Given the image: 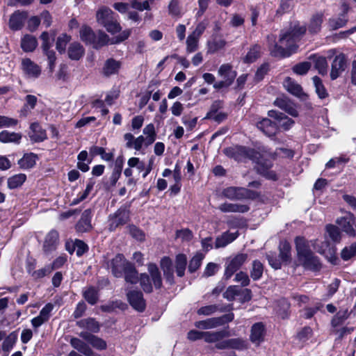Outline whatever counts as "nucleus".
Returning <instances> with one entry per match:
<instances>
[{
    "mask_svg": "<svg viewBox=\"0 0 356 356\" xmlns=\"http://www.w3.org/2000/svg\"><path fill=\"white\" fill-rule=\"evenodd\" d=\"M204 256L202 253L197 252L191 259L188 264V271L191 273L195 272L201 266Z\"/></svg>",
    "mask_w": 356,
    "mask_h": 356,
    "instance_id": "49530a36",
    "label": "nucleus"
},
{
    "mask_svg": "<svg viewBox=\"0 0 356 356\" xmlns=\"http://www.w3.org/2000/svg\"><path fill=\"white\" fill-rule=\"evenodd\" d=\"M290 304L286 299H281L278 302L277 313L282 318H286L288 316V312Z\"/></svg>",
    "mask_w": 356,
    "mask_h": 356,
    "instance_id": "603ef678",
    "label": "nucleus"
},
{
    "mask_svg": "<svg viewBox=\"0 0 356 356\" xmlns=\"http://www.w3.org/2000/svg\"><path fill=\"white\" fill-rule=\"evenodd\" d=\"M283 86L289 92L294 96L300 97L303 94L301 86L290 77H286L284 79Z\"/></svg>",
    "mask_w": 356,
    "mask_h": 356,
    "instance_id": "c85d7f7f",
    "label": "nucleus"
},
{
    "mask_svg": "<svg viewBox=\"0 0 356 356\" xmlns=\"http://www.w3.org/2000/svg\"><path fill=\"white\" fill-rule=\"evenodd\" d=\"M346 60L344 54H340L336 56L332 63L330 77L332 80L338 78L346 70Z\"/></svg>",
    "mask_w": 356,
    "mask_h": 356,
    "instance_id": "f8f14e48",
    "label": "nucleus"
},
{
    "mask_svg": "<svg viewBox=\"0 0 356 356\" xmlns=\"http://www.w3.org/2000/svg\"><path fill=\"white\" fill-rule=\"evenodd\" d=\"M268 115L270 118L275 120V122L278 127H281L284 130L289 129L294 124V121L287 117L284 113L277 111H269Z\"/></svg>",
    "mask_w": 356,
    "mask_h": 356,
    "instance_id": "9b49d317",
    "label": "nucleus"
},
{
    "mask_svg": "<svg viewBox=\"0 0 356 356\" xmlns=\"http://www.w3.org/2000/svg\"><path fill=\"white\" fill-rule=\"evenodd\" d=\"M313 83L315 86L316 92L321 99H324L327 97L328 94L326 89L325 88L321 79L316 76L313 77Z\"/></svg>",
    "mask_w": 356,
    "mask_h": 356,
    "instance_id": "3c124183",
    "label": "nucleus"
},
{
    "mask_svg": "<svg viewBox=\"0 0 356 356\" xmlns=\"http://www.w3.org/2000/svg\"><path fill=\"white\" fill-rule=\"evenodd\" d=\"M229 349L243 350L246 348V343L241 338L228 339Z\"/></svg>",
    "mask_w": 356,
    "mask_h": 356,
    "instance_id": "e2e57ef3",
    "label": "nucleus"
},
{
    "mask_svg": "<svg viewBox=\"0 0 356 356\" xmlns=\"http://www.w3.org/2000/svg\"><path fill=\"white\" fill-rule=\"evenodd\" d=\"M218 209L224 213H245L250 208L245 204L225 202L218 207Z\"/></svg>",
    "mask_w": 356,
    "mask_h": 356,
    "instance_id": "6ab92c4d",
    "label": "nucleus"
},
{
    "mask_svg": "<svg viewBox=\"0 0 356 356\" xmlns=\"http://www.w3.org/2000/svg\"><path fill=\"white\" fill-rule=\"evenodd\" d=\"M219 310V307L217 305H210L200 307L197 311L198 315L210 316L215 314ZM220 312H223L222 309H220Z\"/></svg>",
    "mask_w": 356,
    "mask_h": 356,
    "instance_id": "052dcab7",
    "label": "nucleus"
},
{
    "mask_svg": "<svg viewBox=\"0 0 356 356\" xmlns=\"http://www.w3.org/2000/svg\"><path fill=\"white\" fill-rule=\"evenodd\" d=\"M298 259L306 268L318 270L321 267V263L310 250L308 242L303 238L298 236L295 239Z\"/></svg>",
    "mask_w": 356,
    "mask_h": 356,
    "instance_id": "7ed1b4c3",
    "label": "nucleus"
},
{
    "mask_svg": "<svg viewBox=\"0 0 356 356\" xmlns=\"http://www.w3.org/2000/svg\"><path fill=\"white\" fill-rule=\"evenodd\" d=\"M26 13L19 11H16L11 15L9 19V27L14 31L19 30L23 26L25 19L26 18Z\"/></svg>",
    "mask_w": 356,
    "mask_h": 356,
    "instance_id": "5701e85b",
    "label": "nucleus"
},
{
    "mask_svg": "<svg viewBox=\"0 0 356 356\" xmlns=\"http://www.w3.org/2000/svg\"><path fill=\"white\" fill-rule=\"evenodd\" d=\"M326 230L332 241L339 242L341 240V233L337 226L328 225L326 226Z\"/></svg>",
    "mask_w": 356,
    "mask_h": 356,
    "instance_id": "0e129e2a",
    "label": "nucleus"
},
{
    "mask_svg": "<svg viewBox=\"0 0 356 356\" xmlns=\"http://www.w3.org/2000/svg\"><path fill=\"white\" fill-rule=\"evenodd\" d=\"M225 154L238 161L250 159L257 163V172L268 179L276 180V174L270 170L272 167L271 161L264 160L263 156L254 149H250L244 146H232L225 148L223 150Z\"/></svg>",
    "mask_w": 356,
    "mask_h": 356,
    "instance_id": "f257e3e1",
    "label": "nucleus"
},
{
    "mask_svg": "<svg viewBox=\"0 0 356 356\" xmlns=\"http://www.w3.org/2000/svg\"><path fill=\"white\" fill-rule=\"evenodd\" d=\"M80 337L88 341L95 348L98 350H104L106 348V343L104 340L91 334L87 332H82L80 333Z\"/></svg>",
    "mask_w": 356,
    "mask_h": 356,
    "instance_id": "412c9836",
    "label": "nucleus"
},
{
    "mask_svg": "<svg viewBox=\"0 0 356 356\" xmlns=\"http://www.w3.org/2000/svg\"><path fill=\"white\" fill-rule=\"evenodd\" d=\"M234 281L241 283L242 286H246L250 284V279L248 274L243 271L236 274Z\"/></svg>",
    "mask_w": 356,
    "mask_h": 356,
    "instance_id": "338daca9",
    "label": "nucleus"
},
{
    "mask_svg": "<svg viewBox=\"0 0 356 356\" xmlns=\"http://www.w3.org/2000/svg\"><path fill=\"white\" fill-rule=\"evenodd\" d=\"M161 268L163 272L164 276L165 277L166 281L170 284L173 283V269L172 260L167 257L161 259L160 262Z\"/></svg>",
    "mask_w": 356,
    "mask_h": 356,
    "instance_id": "a878e982",
    "label": "nucleus"
},
{
    "mask_svg": "<svg viewBox=\"0 0 356 356\" xmlns=\"http://www.w3.org/2000/svg\"><path fill=\"white\" fill-rule=\"evenodd\" d=\"M311 67V63L309 62H302L300 63L293 67V71L299 75L305 74Z\"/></svg>",
    "mask_w": 356,
    "mask_h": 356,
    "instance_id": "69168bd1",
    "label": "nucleus"
},
{
    "mask_svg": "<svg viewBox=\"0 0 356 356\" xmlns=\"http://www.w3.org/2000/svg\"><path fill=\"white\" fill-rule=\"evenodd\" d=\"M21 69L25 76L29 79H37L41 74L40 67L28 58L22 60Z\"/></svg>",
    "mask_w": 356,
    "mask_h": 356,
    "instance_id": "9d476101",
    "label": "nucleus"
},
{
    "mask_svg": "<svg viewBox=\"0 0 356 356\" xmlns=\"http://www.w3.org/2000/svg\"><path fill=\"white\" fill-rule=\"evenodd\" d=\"M22 135L19 133L9 132L8 131H2L0 133V141L2 143H19Z\"/></svg>",
    "mask_w": 356,
    "mask_h": 356,
    "instance_id": "4c0bfd02",
    "label": "nucleus"
},
{
    "mask_svg": "<svg viewBox=\"0 0 356 356\" xmlns=\"http://www.w3.org/2000/svg\"><path fill=\"white\" fill-rule=\"evenodd\" d=\"M313 60L315 63V68L318 70V73L325 75L327 72V63L326 58L323 56H317L316 55H312L309 58Z\"/></svg>",
    "mask_w": 356,
    "mask_h": 356,
    "instance_id": "72a5a7b5",
    "label": "nucleus"
},
{
    "mask_svg": "<svg viewBox=\"0 0 356 356\" xmlns=\"http://www.w3.org/2000/svg\"><path fill=\"white\" fill-rule=\"evenodd\" d=\"M238 236V232H236L234 233H230L229 232H225L222 233L220 236H218L215 243V248H224L228 244L233 242Z\"/></svg>",
    "mask_w": 356,
    "mask_h": 356,
    "instance_id": "393cba45",
    "label": "nucleus"
},
{
    "mask_svg": "<svg viewBox=\"0 0 356 356\" xmlns=\"http://www.w3.org/2000/svg\"><path fill=\"white\" fill-rule=\"evenodd\" d=\"M115 16V13L106 7L100 8L96 14L97 21L102 26L109 22Z\"/></svg>",
    "mask_w": 356,
    "mask_h": 356,
    "instance_id": "7c9ffc66",
    "label": "nucleus"
},
{
    "mask_svg": "<svg viewBox=\"0 0 356 356\" xmlns=\"http://www.w3.org/2000/svg\"><path fill=\"white\" fill-rule=\"evenodd\" d=\"M348 20L344 16L331 18L329 19L328 26L331 30H337L339 28L343 27Z\"/></svg>",
    "mask_w": 356,
    "mask_h": 356,
    "instance_id": "864d4df0",
    "label": "nucleus"
},
{
    "mask_svg": "<svg viewBox=\"0 0 356 356\" xmlns=\"http://www.w3.org/2000/svg\"><path fill=\"white\" fill-rule=\"evenodd\" d=\"M78 325L93 332H97L99 330V323L94 318H91L79 321Z\"/></svg>",
    "mask_w": 356,
    "mask_h": 356,
    "instance_id": "c03bdc74",
    "label": "nucleus"
},
{
    "mask_svg": "<svg viewBox=\"0 0 356 356\" xmlns=\"http://www.w3.org/2000/svg\"><path fill=\"white\" fill-rule=\"evenodd\" d=\"M31 131L29 135L31 140L35 143L42 142L47 138L44 129L38 122H33L30 126Z\"/></svg>",
    "mask_w": 356,
    "mask_h": 356,
    "instance_id": "a211bd4d",
    "label": "nucleus"
},
{
    "mask_svg": "<svg viewBox=\"0 0 356 356\" xmlns=\"http://www.w3.org/2000/svg\"><path fill=\"white\" fill-rule=\"evenodd\" d=\"M70 344L74 348L86 356L92 355V350L91 348L81 339L78 338H72L70 340Z\"/></svg>",
    "mask_w": 356,
    "mask_h": 356,
    "instance_id": "473e14b6",
    "label": "nucleus"
},
{
    "mask_svg": "<svg viewBox=\"0 0 356 356\" xmlns=\"http://www.w3.org/2000/svg\"><path fill=\"white\" fill-rule=\"evenodd\" d=\"M187 264L186 256L184 254H179L176 257L175 269L177 275L179 277H183Z\"/></svg>",
    "mask_w": 356,
    "mask_h": 356,
    "instance_id": "ea45409f",
    "label": "nucleus"
},
{
    "mask_svg": "<svg viewBox=\"0 0 356 356\" xmlns=\"http://www.w3.org/2000/svg\"><path fill=\"white\" fill-rule=\"evenodd\" d=\"M130 305L136 310L143 312L145 308V302L142 292L130 291L127 294Z\"/></svg>",
    "mask_w": 356,
    "mask_h": 356,
    "instance_id": "4468645a",
    "label": "nucleus"
},
{
    "mask_svg": "<svg viewBox=\"0 0 356 356\" xmlns=\"http://www.w3.org/2000/svg\"><path fill=\"white\" fill-rule=\"evenodd\" d=\"M222 194L225 197L232 200H254L259 197V193L256 191L236 186L225 188Z\"/></svg>",
    "mask_w": 356,
    "mask_h": 356,
    "instance_id": "39448f33",
    "label": "nucleus"
},
{
    "mask_svg": "<svg viewBox=\"0 0 356 356\" xmlns=\"http://www.w3.org/2000/svg\"><path fill=\"white\" fill-rule=\"evenodd\" d=\"M306 31L305 26H295L293 29L280 35V45L275 44L273 49H270V54L275 57H288L297 48L295 42Z\"/></svg>",
    "mask_w": 356,
    "mask_h": 356,
    "instance_id": "f03ea898",
    "label": "nucleus"
},
{
    "mask_svg": "<svg viewBox=\"0 0 356 356\" xmlns=\"http://www.w3.org/2000/svg\"><path fill=\"white\" fill-rule=\"evenodd\" d=\"M247 254H238L232 258H229L226 261V266L224 277L226 280L229 279L234 273H236L242 265L247 261Z\"/></svg>",
    "mask_w": 356,
    "mask_h": 356,
    "instance_id": "6e6552de",
    "label": "nucleus"
},
{
    "mask_svg": "<svg viewBox=\"0 0 356 356\" xmlns=\"http://www.w3.org/2000/svg\"><path fill=\"white\" fill-rule=\"evenodd\" d=\"M38 46V41L35 36L25 35L21 40V47L26 52L33 51Z\"/></svg>",
    "mask_w": 356,
    "mask_h": 356,
    "instance_id": "2f4dec72",
    "label": "nucleus"
},
{
    "mask_svg": "<svg viewBox=\"0 0 356 356\" xmlns=\"http://www.w3.org/2000/svg\"><path fill=\"white\" fill-rule=\"evenodd\" d=\"M263 272V264L259 261L254 260L252 262V269L250 270V277L254 280H258L262 277Z\"/></svg>",
    "mask_w": 356,
    "mask_h": 356,
    "instance_id": "a18cd8bd",
    "label": "nucleus"
},
{
    "mask_svg": "<svg viewBox=\"0 0 356 356\" xmlns=\"http://www.w3.org/2000/svg\"><path fill=\"white\" fill-rule=\"evenodd\" d=\"M70 36L67 34H62L60 35L56 40V49L60 53L64 52L66 45L70 42Z\"/></svg>",
    "mask_w": 356,
    "mask_h": 356,
    "instance_id": "680f3d73",
    "label": "nucleus"
},
{
    "mask_svg": "<svg viewBox=\"0 0 356 356\" xmlns=\"http://www.w3.org/2000/svg\"><path fill=\"white\" fill-rule=\"evenodd\" d=\"M83 54L84 49L81 44L78 42L70 44L68 48V56L72 60H78Z\"/></svg>",
    "mask_w": 356,
    "mask_h": 356,
    "instance_id": "f704fd0d",
    "label": "nucleus"
},
{
    "mask_svg": "<svg viewBox=\"0 0 356 356\" xmlns=\"http://www.w3.org/2000/svg\"><path fill=\"white\" fill-rule=\"evenodd\" d=\"M124 275V280L126 282L130 284H136L138 282L139 278L138 276V272L131 263L127 267V269L123 273Z\"/></svg>",
    "mask_w": 356,
    "mask_h": 356,
    "instance_id": "e433bc0d",
    "label": "nucleus"
},
{
    "mask_svg": "<svg viewBox=\"0 0 356 356\" xmlns=\"http://www.w3.org/2000/svg\"><path fill=\"white\" fill-rule=\"evenodd\" d=\"M323 17V15L322 13H317L312 17L308 27L309 31L311 33H317L320 31Z\"/></svg>",
    "mask_w": 356,
    "mask_h": 356,
    "instance_id": "58836bf2",
    "label": "nucleus"
},
{
    "mask_svg": "<svg viewBox=\"0 0 356 356\" xmlns=\"http://www.w3.org/2000/svg\"><path fill=\"white\" fill-rule=\"evenodd\" d=\"M218 74L232 85L236 76V72L233 70L231 64L225 63L220 65L218 70Z\"/></svg>",
    "mask_w": 356,
    "mask_h": 356,
    "instance_id": "f3484780",
    "label": "nucleus"
},
{
    "mask_svg": "<svg viewBox=\"0 0 356 356\" xmlns=\"http://www.w3.org/2000/svg\"><path fill=\"white\" fill-rule=\"evenodd\" d=\"M200 38L188 35L186 39V51L187 53H193L198 49V43Z\"/></svg>",
    "mask_w": 356,
    "mask_h": 356,
    "instance_id": "13d9d810",
    "label": "nucleus"
},
{
    "mask_svg": "<svg viewBox=\"0 0 356 356\" xmlns=\"http://www.w3.org/2000/svg\"><path fill=\"white\" fill-rule=\"evenodd\" d=\"M354 222L355 216L350 212L346 216L337 220V223L341 227L342 230L352 237H355L356 235V231L353 227Z\"/></svg>",
    "mask_w": 356,
    "mask_h": 356,
    "instance_id": "ddd939ff",
    "label": "nucleus"
},
{
    "mask_svg": "<svg viewBox=\"0 0 356 356\" xmlns=\"http://www.w3.org/2000/svg\"><path fill=\"white\" fill-rule=\"evenodd\" d=\"M91 218V209H88L85 210L81 215V219L79 220L76 225V230L79 232H86L89 231L92 227Z\"/></svg>",
    "mask_w": 356,
    "mask_h": 356,
    "instance_id": "dca6fc26",
    "label": "nucleus"
},
{
    "mask_svg": "<svg viewBox=\"0 0 356 356\" xmlns=\"http://www.w3.org/2000/svg\"><path fill=\"white\" fill-rule=\"evenodd\" d=\"M264 325L261 323H254L251 328V341L259 345L264 340Z\"/></svg>",
    "mask_w": 356,
    "mask_h": 356,
    "instance_id": "4be33fe9",
    "label": "nucleus"
},
{
    "mask_svg": "<svg viewBox=\"0 0 356 356\" xmlns=\"http://www.w3.org/2000/svg\"><path fill=\"white\" fill-rule=\"evenodd\" d=\"M230 336V332L228 330H222L215 332H204L203 339L207 343H216L222 340L225 337H228Z\"/></svg>",
    "mask_w": 356,
    "mask_h": 356,
    "instance_id": "b1692460",
    "label": "nucleus"
},
{
    "mask_svg": "<svg viewBox=\"0 0 356 356\" xmlns=\"http://www.w3.org/2000/svg\"><path fill=\"white\" fill-rule=\"evenodd\" d=\"M147 270L151 277L150 280L152 281L155 288L160 289L162 286V278L157 266L152 263L149 264Z\"/></svg>",
    "mask_w": 356,
    "mask_h": 356,
    "instance_id": "c756f323",
    "label": "nucleus"
},
{
    "mask_svg": "<svg viewBox=\"0 0 356 356\" xmlns=\"http://www.w3.org/2000/svg\"><path fill=\"white\" fill-rule=\"evenodd\" d=\"M234 315L229 313L220 317H213L195 323V326L199 329L209 330L221 326L233 321Z\"/></svg>",
    "mask_w": 356,
    "mask_h": 356,
    "instance_id": "423d86ee",
    "label": "nucleus"
},
{
    "mask_svg": "<svg viewBox=\"0 0 356 356\" xmlns=\"http://www.w3.org/2000/svg\"><path fill=\"white\" fill-rule=\"evenodd\" d=\"M257 127L266 136H274L277 132V126L268 118H263L257 123Z\"/></svg>",
    "mask_w": 356,
    "mask_h": 356,
    "instance_id": "2eb2a0df",
    "label": "nucleus"
},
{
    "mask_svg": "<svg viewBox=\"0 0 356 356\" xmlns=\"http://www.w3.org/2000/svg\"><path fill=\"white\" fill-rule=\"evenodd\" d=\"M129 219V213L125 209H120L109 216V229L115 230L118 227L126 224Z\"/></svg>",
    "mask_w": 356,
    "mask_h": 356,
    "instance_id": "1a4fd4ad",
    "label": "nucleus"
},
{
    "mask_svg": "<svg viewBox=\"0 0 356 356\" xmlns=\"http://www.w3.org/2000/svg\"><path fill=\"white\" fill-rule=\"evenodd\" d=\"M280 259L282 262H289L291 260V245L286 242H281L280 244Z\"/></svg>",
    "mask_w": 356,
    "mask_h": 356,
    "instance_id": "a19ab883",
    "label": "nucleus"
},
{
    "mask_svg": "<svg viewBox=\"0 0 356 356\" xmlns=\"http://www.w3.org/2000/svg\"><path fill=\"white\" fill-rule=\"evenodd\" d=\"M58 240V233L55 230L50 231L45 237L43 245L44 251L49 252L56 248Z\"/></svg>",
    "mask_w": 356,
    "mask_h": 356,
    "instance_id": "cd10ccee",
    "label": "nucleus"
},
{
    "mask_svg": "<svg viewBox=\"0 0 356 356\" xmlns=\"http://www.w3.org/2000/svg\"><path fill=\"white\" fill-rule=\"evenodd\" d=\"M139 281L142 289L145 293H151L152 291L151 280L147 274H141L139 278Z\"/></svg>",
    "mask_w": 356,
    "mask_h": 356,
    "instance_id": "bf43d9fd",
    "label": "nucleus"
},
{
    "mask_svg": "<svg viewBox=\"0 0 356 356\" xmlns=\"http://www.w3.org/2000/svg\"><path fill=\"white\" fill-rule=\"evenodd\" d=\"M356 256V242L344 247L341 252V257L343 261H348Z\"/></svg>",
    "mask_w": 356,
    "mask_h": 356,
    "instance_id": "09e8293b",
    "label": "nucleus"
},
{
    "mask_svg": "<svg viewBox=\"0 0 356 356\" xmlns=\"http://www.w3.org/2000/svg\"><path fill=\"white\" fill-rule=\"evenodd\" d=\"M261 55V47L257 44L252 46L244 58V62L250 63L254 62Z\"/></svg>",
    "mask_w": 356,
    "mask_h": 356,
    "instance_id": "de8ad7c7",
    "label": "nucleus"
},
{
    "mask_svg": "<svg viewBox=\"0 0 356 356\" xmlns=\"http://www.w3.org/2000/svg\"><path fill=\"white\" fill-rule=\"evenodd\" d=\"M38 159L37 154L34 153H26L23 157L17 161L19 168L28 170L32 168L36 163Z\"/></svg>",
    "mask_w": 356,
    "mask_h": 356,
    "instance_id": "bb28decb",
    "label": "nucleus"
},
{
    "mask_svg": "<svg viewBox=\"0 0 356 356\" xmlns=\"http://www.w3.org/2000/svg\"><path fill=\"white\" fill-rule=\"evenodd\" d=\"M26 179V176L24 174L20 173L13 175L8 179V187L10 189L17 188L21 186Z\"/></svg>",
    "mask_w": 356,
    "mask_h": 356,
    "instance_id": "79ce46f5",
    "label": "nucleus"
},
{
    "mask_svg": "<svg viewBox=\"0 0 356 356\" xmlns=\"http://www.w3.org/2000/svg\"><path fill=\"white\" fill-rule=\"evenodd\" d=\"M226 45V41L224 39H213L207 42V53L214 54L223 49Z\"/></svg>",
    "mask_w": 356,
    "mask_h": 356,
    "instance_id": "37998d69",
    "label": "nucleus"
},
{
    "mask_svg": "<svg viewBox=\"0 0 356 356\" xmlns=\"http://www.w3.org/2000/svg\"><path fill=\"white\" fill-rule=\"evenodd\" d=\"M80 38L86 44H91L95 49L100 48L110 42L109 37L103 31L95 33L90 27L83 26L79 31Z\"/></svg>",
    "mask_w": 356,
    "mask_h": 356,
    "instance_id": "20e7f679",
    "label": "nucleus"
},
{
    "mask_svg": "<svg viewBox=\"0 0 356 356\" xmlns=\"http://www.w3.org/2000/svg\"><path fill=\"white\" fill-rule=\"evenodd\" d=\"M169 14L172 16H180L181 10L177 0H172L168 5Z\"/></svg>",
    "mask_w": 356,
    "mask_h": 356,
    "instance_id": "774afa93",
    "label": "nucleus"
},
{
    "mask_svg": "<svg viewBox=\"0 0 356 356\" xmlns=\"http://www.w3.org/2000/svg\"><path fill=\"white\" fill-rule=\"evenodd\" d=\"M131 264L123 254H118L107 262V268L115 277H122L127 267Z\"/></svg>",
    "mask_w": 356,
    "mask_h": 356,
    "instance_id": "0eeeda50",
    "label": "nucleus"
},
{
    "mask_svg": "<svg viewBox=\"0 0 356 356\" xmlns=\"http://www.w3.org/2000/svg\"><path fill=\"white\" fill-rule=\"evenodd\" d=\"M83 297L90 305H95L98 300L97 291L94 287H89L83 292Z\"/></svg>",
    "mask_w": 356,
    "mask_h": 356,
    "instance_id": "5fc2aeb1",
    "label": "nucleus"
},
{
    "mask_svg": "<svg viewBox=\"0 0 356 356\" xmlns=\"http://www.w3.org/2000/svg\"><path fill=\"white\" fill-rule=\"evenodd\" d=\"M241 295V289L237 286H230L223 293V297L229 301H232Z\"/></svg>",
    "mask_w": 356,
    "mask_h": 356,
    "instance_id": "6e6d98bb",
    "label": "nucleus"
},
{
    "mask_svg": "<svg viewBox=\"0 0 356 356\" xmlns=\"http://www.w3.org/2000/svg\"><path fill=\"white\" fill-rule=\"evenodd\" d=\"M350 313L348 308L341 309L339 311L333 316L331 321V325L334 327H337L342 325L344 321L348 319L350 316Z\"/></svg>",
    "mask_w": 356,
    "mask_h": 356,
    "instance_id": "c9c22d12",
    "label": "nucleus"
},
{
    "mask_svg": "<svg viewBox=\"0 0 356 356\" xmlns=\"http://www.w3.org/2000/svg\"><path fill=\"white\" fill-rule=\"evenodd\" d=\"M90 153L92 156L100 155L102 159L107 161H111L113 158V154L112 153H106L104 148L102 147H91L90 149Z\"/></svg>",
    "mask_w": 356,
    "mask_h": 356,
    "instance_id": "8fccbe9b",
    "label": "nucleus"
},
{
    "mask_svg": "<svg viewBox=\"0 0 356 356\" xmlns=\"http://www.w3.org/2000/svg\"><path fill=\"white\" fill-rule=\"evenodd\" d=\"M121 67V63L113 58H108L105 61L102 68V74L105 76H110L118 73Z\"/></svg>",
    "mask_w": 356,
    "mask_h": 356,
    "instance_id": "aec40b11",
    "label": "nucleus"
},
{
    "mask_svg": "<svg viewBox=\"0 0 356 356\" xmlns=\"http://www.w3.org/2000/svg\"><path fill=\"white\" fill-rule=\"evenodd\" d=\"M108 32L111 34H115L121 31V26L118 21L117 16H115L109 22H107L103 26Z\"/></svg>",
    "mask_w": 356,
    "mask_h": 356,
    "instance_id": "4d7b16f0",
    "label": "nucleus"
}]
</instances>
